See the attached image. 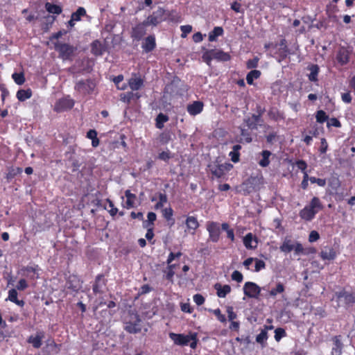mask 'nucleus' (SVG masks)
Segmentation results:
<instances>
[{"mask_svg": "<svg viewBox=\"0 0 355 355\" xmlns=\"http://www.w3.org/2000/svg\"><path fill=\"white\" fill-rule=\"evenodd\" d=\"M231 55L229 53L224 52L220 49L206 50L202 55L203 61L209 66L213 60L218 62H227L231 60Z\"/></svg>", "mask_w": 355, "mask_h": 355, "instance_id": "nucleus-2", "label": "nucleus"}, {"mask_svg": "<svg viewBox=\"0 0 355 355\" xmlns=\"http://www.w3.org/2000/svg\"><path fill=\"white\" fill-rule=\"evenodd\" d=\"M295 165L297 167L302 171L304 173V172H306V168H307V164L306 162L303 159H298L295 162Z\"/></svg>", "mask_w": 355, "mask_h": 355, "instance_id": "nucleus-60", "label": "nucleus"}, {"mask_svg": "<svg viewBox=\"0 0 355 355\" xmlns=\"http://www.w3.org/2000/svg\"><path fill=\"white\" fill-rule=\"evenodd\" d=\"M44 7L49 13L60 15L62 12V8L60 6L53 4L50 2H46Z\"/></svg>", "mask_w": 355, "mask_h": 355, "instance_id": "nucleus-37", "label": "nucleus"}, {"mask_svg": "<svg viewBox=\"0 0 355 355\" xmlns=\"http://www.w3.org/2000/svg\"><path fill=\"white\" fill-rule=\"evenodd\" d=\"M169 118L166 114L159 113L155 119V126L158 129L164 128V123L168 121Z\"/></svg>", "mask_w": 355, "mask_h": 355, "instance_id": "nucleus-41", "label": "nucleus"}, {"mask_svg": "<svg viewBox=\"0 0 355 355\" xmlns=\"http://www.w3.org/2000/svg\"><path fill=\"white\" fill-rule=\"evenodd\" d=\"M327 127L333 126V127H336V128H340L341 123L340 122V121L338 119H336L335 117H332L327 120Z\"/></svg>", "mask_w": 355, "mask_h": 355, "instance_id": "nucleus-56", "label": "nucleus"}, {"mask_svg": "<svg viewBox=\"0 0 355 355\" xmlns=\"http://www.w3.org/2000/svg\"><path fill=\"white\" fill-rule=\"evenodd\" d=\"M223 28L220 26H216L214 29L209 33V41L214 42L216 40V38L218 36H221L223 34Z\"/></svg>", "mask_w": 355, "mask_h": 355, "instance_id": "nucleus-40", "label": "nucleus"}, {"mask_svg": "<svg viewBox=\"0 0 355 355\" xmlns=\"http://www.w3.org/2000/svg\"><path fill=\"white\" fill-rule=\"evenodd\" d=\"M125 196L127 198L125 202V207L127 209H130L134 207L135 200L136 199V196L130 192V190H126L125 192Z\"/></svg>", "mask_w": 355, "mask_h": 355, "instance_id": "nucleus-44", "label": "nucleus"}, {"mask_svg": "<svg viewBox=\"0 0 355 355\" xmlns=\"http://www.w3.org/2000/svg\"><path fill=\"white\" fill-rule=\"evenodd\" d=\"M338 299H344V302L347 306L352 305L355 303V292H347L345 290L336 293Z\"/></svg>", "mask_w": 355, "mask_h": 355, "instance_id": "nucleus-18", "label": "nucleus"}, {"mask_svg": "<svg viewBox=\"0 0 355 355\" xmlns=\"http://www.w3.org/2000/svg\"><path fill=\"white\" fill-rule=\"evenodd\" d=\"M44 332H37L35 336H31L28 337L27 341L28 343L32 344L33 347L35 349L40 348L42 345V338H44Z\"/></svg>", "mask_w": 355, "mask_h": 355, "instance_id": "nucleus-27", "label": "nucleus"}, {"mask_svg": "<svg viewBox=\"0 0 355 355\" xmlns=\"http://www.w3.org/2000/svg\"><path fill=\"white\" fill-rule=\"evenodd\" d=\"M261 75V72L259 70H251L246 76L247 83L250 85H253L254 80L259 78Z\"/></svg>", "mask_w": 355, "mask_h": 355, "instance_id": "nucleus-38", "label": "nucleus"}, {"mask_svg": "<svg viewBox=\"0 0 355 355\" xmlns=\"http://www.w3.org/2000/svg\"><path fill=\"white\" fill-rule=\"evenodd\" d=\"M261 292V288L255 283L247 282L243 286L245 295L251 298H258Z\"/></svg>", "mask_w": 355, "mask_h": 355, "instance_id": "nucleus-14", "label": "nucleus"}, {"mask_svg": "<svg viewBox=\"0 0 355 355\" xmlns=\"http://www.w3.org/2000/svg\"><path fill=\"white\" fill-rule=\"evenodd\" d=\"M204 108V103L200 101H195L187 106V110L191 116H196L200 114Z\"/></svg>", "mask_w": 355, "mask_h": 355, "instance_id": "nucleus-19", "label": "nucleus"}, {"mask_svg": "<svg viewBox=\"0 0 355 355\" xmlns=\"http://www.w3.org/2000/svg\"><path fill=\"white\" fill-rule=\"evenodd\" d=\"M54 49L58 53L60 58L68 60L71 59L76 48L69 44L57 41L54 42Z\"/></svg>", "mask_w": 355, "mask_h": 355, "instance_id": "nucleus-3", "label": "nucleus"}, {"mask_svg": "<svg viewBox=\"0 0 355 355\" xmlns=\"http://www.w3.org/2000/svg\"><path fill=\"white\" fill-rule=\"evenodd\" d=\"M170 338L174 342L175 345L180 346H187L189 343L190 333L187 335L183 334L170 333Z\"/></svg>", "mask_w": 355, "mask_h": 355, "instance_id": "nucleus-17", "label": "nucleus"}, {"mask_svg": "<svg viewBox=\"0 0 355 355\" xmlns=\"http://www.w3.org/2000/svg\"><path fill=\"white\" fill-rule=\"evenodd\" d=\"M32 96V91L28 89H19L17 92V98L19 101H24Z\"/></svg>", "mask_w": 355, "mask_h": 355, "instance_id": "nucleus-43", "label": "nucleus"}, {"mask_svg": "<svg viewBox=\"0 0 355 355\" xmlns=\"http://www.w3.org/2000/svg\"><path fill=\"white\" fill-rule=\"evenodd\" d=\"M157 46L156 44V38L155 35H149L146 38H144V41L141 44V48L143 51L148 53L152 52L155 49Z\"/></svg>", "mask_w": 355, "mask_h": 355, "instance_id": "nucleus-16", "label": "nucleus"}, {"mask_svg": "<svg viewBox=\"0 0 355 355\" xmlns=\"http://www.w3.org/2000/svg\"><path fill=\"white\" fill-rule=\"evenodd\" d=\"M194 302L198 305L200 306L204 304L205 299L201 294H196L193 297Z\"/></svg>", "mask_w": 355, "mask_h": 355, "instance_id": "nucleus-64", "label": "nucleus"}, {"mask_svg": "<svg viewBox=\"0 0 355 355\" xmlns=\"http://www.w3.org/2000/svg\"><path fill=\"white\" fill-rule=\"evenodd\" d=\"M180 30L182 31L181 37L182 38H185L187 36V35L191 32L192 26L191 25L181 26Z\"/></svg>", "mask_w": 355, "mask_h": 355, "instance_id": "nucleus-58", "label": "nucleus"}, {"mask_svg": "<svg viewBox=\"0 0 355 355\" xmlns=\"http://www.w3.org/2000/svg\"><path fill=\"white\" fill-rule=\"evenodd\" d=\"M232 279L239 283L241 282L243 279L242 273L238 270H234L232 274Z\"/></svg>", "mask_w": 355, "mask_h": 355, "instance_id": "nucleus-63", "label": "nucleus"}, {"mask_svg": "<svg viewBox=\"0 0 355 355\" xmlns=\"http://www.w3.org/2000/svg\"><path fill=\"white\" fill-rule=\"evenodd\" d=\"M285 290V286L282 283L278 282L276 284L275 286L272 288L269 291L268 296L267 297H272V299H275L277 295L284 293Z\"/></svg>", "mask_w": 355, "mask_h": 355, "instance_id": "nucleus-33", "label": "nucleus"}, {"mask_svg": "<svg viewBox=\"0 0 355 355\" xmlns=\"http://www.w3.org/2000/svg\"><path fill=\"white\" fill-rule=\"evenodd\" d=\"M144 80L139 75L135 73L132 78L128 80V85L132 91H137L144 86Z\"/></svg>", "mask_w": 355, "mask_h": 355, "instance_id": "nucleus-21", "label": "nucleus"}, {"mask_svg": "<svg viewBox=\"0 0 355 355\" xmlns=\"http://www.w3.org/2000/svg\"><path fill=\"white\" fill-rule=\"evenodd\" d=\"M105 49L102 43L98 40H96L91 44V53L95 56H101L103 54Z\"/></svg>", "mask_w": 355, "mask_h": 355, "instance_id": "nucleus-30", "label": "nucleus"}, {"mask_svg": "<svg viewBox=\"0 0 355 355\" xmlns=\"http://www.w3.org/2000/svg\"><path fill=\"white\" fill-rule=\"evenodd\" d=\"M340 336L333 337V347L331 352V355H341L343 345L340 339Z\"/></svg>", "mask_w": 355, "mask_h": 355, "instance_id": "nucleus-25", "label": "nucleus"}, {"mask_svg": "<svg viewBox=\"0 0 355 355\" xmlns=\"http://www.w3.org/2000/svg\"><path fill=\"white\" fill-rule=\"evenodd\" d=\"M12 78H13L15 83L19 85L24 84L25 82V78L23 73H14L12 75Z\"/></svg>", "mask_w": 355, "mask_h": 355, "instance_id": "nucleus-52", "label": "nucleus"}, {"mask_svg": "<svg viewBox=\"0 0 355 355\" xmlns=\"http://www.w3.org/2000/svg\"><path fill=\"white\" fill-rule=\"evenodd\" d=\"M162 215L167 221H172V224H175V219L173 218V210L171 207L164 209Z\"/></svg>", "mask_w": 355, "mask_h": 355, "instance_id": "nucleus-47", "label": "nucleus"}, {"mask_svg": "<svg viewBox=\"0 0 355 355\" xmlns=\"http://www.w3.org/2000/svg\"><path fill=\"white\" fill-rule=\"evenodd\" d=\"M95 87L96 85L92 80L87 79L81 80L76 83L74 89L76 92L85 96L92 94L94 92Z\"/></svg>", "mask_w": 355, "mask_h": 355, "instance_id": "nucleus-7", "label": "nucleus"}, {"mask_svg": "<svg viewBox=\"0 0 355 355\" xmlns=\"http://www.w3.org/2000/svg\"><path fill=\"white\" fill-rule=\"evenodd\" d=\"M39 270L40 267L38 265H35L33 266H27L21 268V271L25 272L24 275L31 280H35L39 278Z\"/></svg>", "mask_w": 355, "mask_h": 355, "instance_id": "nucleus-20", "label": "nucleus"}, {"mask_svg": "<svg viewBox=\"0 0 355 355\" xmlns=\"http://www.w3.org/2000/svg\"><path fill=\"white\" fill-rule=\"evenodd\" d=\"M227 318L230 322L235 321L237 318V314L234 311L232 306H227Z\"/></svg>", "mask_w": 355, "mask_h": 355, "instance_id": "nucleus-55", "label": "nucleus"}, {"mask_svg": "<svg viewBox=\"0 0 355 355\" xmlns=\"http://www.w3.org/2000/svg\"><path fill=\"white\" fill-rule=\"evenodd\" d=\"M350 55L351 51L348 47L340 46L338 48L336 55L338 64L342 67L348 64L349 62Z\"/></svg>", "mask_w": 355, "mask_h": 355, "instance_id": "nucleus-12", "label": "nucleus"}, {"mask_svg": "<svg viewBox=\"0 0 355 355\" xmlns=\"http://www.w3.org/2000/svg\"><path fill=\"white\" fill-rule=\"evenodd\" d=\"M206 228L209 232V239L214 243L219 241L220 236V225L217 222L209 221L206 225Z\"/></svg>", "mask_w": 355, "mask_h": 355, "instance_id": "nucleus-10", "label": "nucleus"}, {"mask_svg": "<svg viewBox=\"0 0 355 355\" xmlns=\"http://www.w3.org/2000/svg\"><path fill=\"white\" fill-rule=\"evenodd\" d=\"M186 230L184 232L187 234L194 235L200 224L198 219L194 216H188L185 220Z\"/></svg>", "mask_w": 355, "mask_h": 355, "instance_id": "nucleus-15", "label": "nucleus"}, {"mask_svg": "<svg viewBox=\"0 0 355 355\" xmlns=\"http://www.w3.org/2000/svg\"><path fill=\"white\" fill-rule=\"evenodd\" d=\"M272 155L271 152L268 150H263L261 153L262 158L259 161V164L261 167H267L270 164V157Z\"/></svg>", "mask_w": 355, "mask_h": 355, "instance_id": "nucleus-36", "label": "nucleus"}, {"mask_svg": "<svg viewBox=\"0 0 355 355\" xmlns=\"http://www.w3.org/2000/svg\"><path fill=\"white\" fill-rule=\"evenodd\" d=\"M28 285L26 280L25 279H21L16 286V289L19 291H24L28 288Z\"/></svg>", "mask_w": 355, "mask_h": 355, "instance_id": "nucleus-62", "label": "nucleus"}, {"mask_svg": "<svg viewBox=\"0 0 355 355\" xmlns=\"http://www.w3.org/2000/svg\"><path fill=\"white\" fill-rule=\"evenodd\" d=\"M214 287L216 291L217 296L220 298L225 297L231 292V286L228 284L223 286L219 283H216Z\"/></svg>", "mask_w": 355, "mask_h": 355, "instance_id": "nucleus-28", "label": "nucleus"}, {"mask_svg": "<svg viewBox=\"0 0 355 355\" xmlns=\"http://www.w3.org/2000/svg\"><path fill=\"white\" fill-rule=\"evenodd\" d=\"M150 24L146 21V20H144V21L139 22L132 26L130 32V36L133 40H141L147 33V27Z\"/></svg>", "mask_w": 355, "mask_h": 355, "instance_id": "nucleus-6", "label": "nucleus"}, {"mask_svg": "<svg viewBox=\"0 0 355 355\" xmlns=\"http://www.w3.org/2000/svg\"><path fill=\"white\" fill-rule=\"evenodd\" d=\"M75 101L69 96H64L58 99L54 105V111L62 112L70 110L74 106Z\"/></svg>", "mask_w": 355, "mask_h": 355, "instance_id": "nucleus-9", "label": "nucleus"}, {"mask_svg": "<svg viewBox=\"0 0 355 355\" xmlns=\"http://www.w3.org/2000/svg\"><path fill=\"white\" fill-rule=\"evenodd\" d=\"M262 176L258 177L251 175L243 182V186L245 187L244 191L248 193L256 191L262 183Z\"/></svg>", "mask_w": 355, "mask_h": 355, "instance_id": "nucleus-13", "label": "nucleus"}, {"mask_svg": "<svg viewBox=\"0 0 355 355\" xmlns=\"http://www.w3.org/2000/svg\"><path fill=\"white\" fill-rule=\"evenodd\" d=\"M141 319L137 313H130L125 320V330L130 334H137L141 331Z\"/></svg>", "mask_w": 355, "mask_h": 355, "instance_id": "nucleus-4", "label": "nucleus"}, {"mask_svg": "<svg viewBox=\"0 0 355 355\" xmlns=\"http://www.w3.org/2000/svg\"><path fill=\"white\" fill-rule=\"evenodd\" d=\"M307 70L310 71L308 78L311 82H318L320 67L316 64H311L308 65Z\"/></svg>", "mask_w": 355, "mask_h": 355, "instance_id": "nucleus-29", "label": "nucleus"}, {"mask_svg": "<svg viewBox=\"0 0 355 355\" xmlns=\"http://www.w3.org/2000/svg\"><path fill=\"white\" fill-rule=\"evenodd\" d=\"M254 261H255V266H254L255 272H259L260 270H261L266 268V263L263 260L258 259L255 258Z\"/></svg>", "mask_w": 355, "mask_h": 355, "instance_id": "nucleus-57", "label": "nucleus"}, {"mask_svg": "<svg viewBox=\"0 0 355 355\" xmlns=\"http://www.w3.org/2000/svg\"><path fill=\"white\" fill-rule=\"evenodd\" d=\"M244 246L248 250H254L257 247L258 240L252 233H248L243 239Z\"/></svg>", "mask_w": 355, "mask_h": 355, "instance_id": "nucleus-22", "label": "nucleus"}, {"mask_svg": "<svg viewBox=\"0 0 355 355\" xmlns=\"http://www.w3.org/2000/svg\"><path fill=\"white\" fill-rule=\"evenodd\" d=\"M87 14L86 10L83 7H79L77 10L71 14L73 20L78 21L81 19L82 17L85 16Z\"/></svg>", "mask_w": 355, "mask_h": 355, "instance_id": "nucleus-46", "label": "nucleus"}, {"mask_svg": "<svg viewBox=\"0 0 355 355\" xmlns=\"http://www.w3.org/2000/svg\"><path fill=\"white\" fill-rule=\"evenodd\" d=\"M171 157L172 156L169 150L162 151L158 155V159L163 160L164 162H168Z\"/></svg>", "mask_w": 355, "mask_h": 355, "instance_id": "nucleus-59", "label": "nucleus"}, {"mask_svg": "<svg viewBox=\"0 0 355 355\" xmlns=\"http://www.w3.org/2000/svg\"><path fill=\"white\" fill-rule=\"evenodd\" d=\"M182 253L181 252H178L176 253L170 252L168 256L166 263L170 264L174 259H179L182 256Z\"/></svg>", "mask_w": 355, "mask_h": 355, "instance_id": "nucleus-61", "label": "nucleus"}, {"mask_svg": "<svg viewBox=\"0 0 355 355\" xmlns=\"http://www.w3.org/2000/svg\"><path fill=\"white\" fill-rule=\"evenodd\" d=\"M189 346L191 349H196L197 347L198 343L199 342L198 338V334L196 332L191 333L189 337Z\"/></svg>", "mask_w": 355, "mask_h": 355, "instance_id": "nucleus-49", "label": "nucleus"}, {"mask_svg": "<svg viewBox=\"0 0 355 355\" xmlns=\"http://www.w3.org/2000/svg\"><path fill=\"white\" fill-rule=\"evenodd\" d=\"M141 94L138 92L134 93L129 92L120 95V100L124 103L129 104L131 101H137L141 98Z\"/></svg>", "mask_w": 355, "mask_h": 355, "instance_id": "nucleus-31", "label": "nucleus"}, {"mask_svg": "<svg viewBox=\"0 0 355 355\" xmlns=\"http://www.w3.org/2000/svg\"><path fill=\"white\" fill-rule=\"evenodd\" d=\"M279 49L278 50V55L279 60H284L286 58L287 55L290 53V50L287 45L286 39H282L279 43Z\"/></svg>", "mask_w": 355, "mask_h": 355, "instance_id": "nucleus-26", "label": "nucleus"}, {"mask_svg": "<svg viewBox=\"0 0 355 355\" xmlns=\"http://www.w3.org/2000/svg\"><path fill=\"white\" fill-rule=\"evenodd\" d=\"M286 333L283 328H277L275 330V339L276 341H279L283 337L286 336Z\"/></svg>", "mask_w": 355, "mask_h": 355, "instance_id": "nucleus-54", "label": "nucleus"}, {"mask_svg": "<svg viewBox=\"0 0 355 355\" xmlns=\"http://www.w3.org/2000/svg\"><path fill=\"white\" fill-rule=\"evenodd\" d=\"M107 280L105 278L104 275L98 274L96 276L92 284V291L94 295L103 294L107 286Z\"/></svg>", "mask_w": 355, "mask_h": 355, "instance_id": "nucleus-11", "label": "nucleus"}, {"mask_svg": "<svg viewBox=\"0 0 355 355\" xmlns=\"http://www.w3.org/2000/svg\"><path fill=\"white\" fill-rule=\"evenodd\" d=\"M259 59L258 57H254L250 59L246 62V67L248 69H255L258 67Z\"/></svg>", "mask_w": 355, "mask_h": 355, "instance_id": "nucleus-53", "label": "nucleus"}, {"mask_svg": "<svg viewBox=\"0 0 355 355\" xmlns=\"http://www.w3.org/2000/svg\"><path fill=\"white\" fill-rule=\"evenodd\" d=\"M166 19V10L162 7L157 9L146 18V21L153 26H156Z\"/></svg>", "mask_w": 355, "mask_h": 355, "instance_id": "nucleus-8", "label": "nucleus"}, {"mask_svg": "<svg viewBox=\"0 0 355 355\" xmlns=\"http://www.w3.org/2000/svg\"><path fill=\"white\" fill-rule=\"evenodd\" d=\"M268 116L270 119L277 122L285 119L284 113L275 107H272L269 109Z\"/></svg>", "mask_w": 355, "mask_h": 355, "instance_id": "nucleus-23", "label": "nucleus"}, {"mask_svg": "<svg viewBox=\"0 0 355 355\" xmlns=\"http://www.w3.org/2000/svg\"><path fill=\"white\" fill-rule=\"evenodd\" d=\"M241 149V146L236 144L233 146L232 150L230 153L229 156L231 157V160L234 163H236L239 161L240 153L239 150Z\"/></svg>", "mask_w": 355, "mask_h": 355, "instance_id": "nucleus-42", "label": "nucleus"}, {"mask_svg": "<svg viewBox=\"0 0 355 355\" xmlns=\"http://www.w3.org/2000/svg\"><path fill=\"white\" fill-rule=\"evenodd\" d=\"M267 339L268 332L266 329L261 330V332L256 337V341L260 344L264 343Z\"/></svg>", "mask_w": 355, "mask_h": 355, "instance_id": "nucleus-51", "label": "nucleus"}, {"mask_svg": "<svg viewBox=\"0 0 355 355\" xmlns=\"http://www.w3.org/2000/svg\"><path fill=\"white\" fill-rule=\"evenodd\" d=\"M209 167L211 174L216 178H220L224 176L227 172L230 171L233 168V165L230 163L219 164L218 162H216L209 164Z\"/></svg>", "mask_w": 355, "mask_h": 355, "instance_id": "nucleus-5", "label": "nucleus"}, {"mask_svg": "<svg viewBox=\"0 0 355 355\" xmlns=\"http://www.w3.org/2000/svg\"><path fill=\"white\" fill-rule=\"evenodd\" d=\"M259 121V116L252 114L251 117L244 119V122L249 129L254 130L257 128V123Z\"/></svg>", "mask_w": 355, "mask_h": 355, "instance_id": "nucleus-35", "label": "nucleus"}, {"mask_svg": "<svg viewBox=\"0 0 355 355\" xmlns=\"http://www.w3.org/2000/svg\"><path fill=\"white\" fill-rule=\"evenodd\" d=\"M241 140H243L246 143L252 141L251 133L248 130L241 128Z\"/></svg>", "mask_w": 355, "mask_h": 355, "instance_id": "nucleus-50", "label": "nucleus"}, {"mask_svg": "<svg viewBox=\"0 0 355 355\" xmlns=\"http://www.w3.org/2000/svg\"><path fill=\"white\" fill-rule=\"evenodd\" d=\"M324 205L318 197L314 196L311 198L308 205H306L299 212V216L302 220L309 222L311 221L316 214L323 210Z\"/></svg>", "mask_w": 355, "mask_h": 355, "instance_id": "nucleus-1", "label": "nucleus"}, {"mask_svg": "<svg viewBox=\"0 0 355 355\" xmlns=\"http://www.w3.org/2000/svg\"><path fill=\"white\" fill-rule=\"evenodd\" d=\"M22 173V168L20 167H11L8 169V172L6 174V179L11 180L15 178L17 175Z\"/></svg>", "mask_w": 355, "mask_h": 355, "instance_id": "nucleus-45", "label": "nucleus"}, {"mask_svg": "<svg viewBox=\"0 0 355 355\" xmlns=\"http://www.w3.org/2000/svg\"><path fill=\"white\" fill-rule=\"evenodd\" d=\"M66 286L67 289L73 292H78L81 287L80 282L76 277H69V279L67 282Z\"/></svg>", "mask_w": 355, "mask_h": 355, "instance_id": "nucleus-34", "label": "nucleus"}, {"mask_svg": "<svg viewBox=\"0 0 355 355\" xmlns=\"http://www.w3.org/2000/svg\"><path fill=\"white\" fill-rule=\"evenodd\" d=\"M316 121L320 123H323L329 119L328 115L324 110H318L315 114Z\"/></svg>", "mask_w": 355, "mask_h": 355, "instance_id": "nucleus-48", "label": "nucleus"}, {"mask_svg": "<svg viewBox=\"0 0 355 355\" xmlns=\"http://www.w3.org/2000/svg\"><path fill=\"white\" fill-rule=\"evenodd\" d=\"M17 295V289L11 288L8 291V296L6 300H9L20 307H23L25 304V302L23 300H18Z\"/></svg>", "mask_w": 355, "mask_h": 355, "instance_id": "nucleus-32", "label": "nucleus"}, {"mask_svg": "<svg viewBox=\"0 0 355 355\" xmlns=\"http://www.w3.org/2000/svg\"><path fill=\"white\" fill-rule=\"evenodd\" d=\"M293 245L294 244L291 239L286 238L280 245L279 250L284 253H289L293 250Z\"/></svg>", "mask_w": 355, "mask_h": 355, "instance_id": "nucleus-39", "label": "nucleus"}, {"mask_svg": "<svg viewBox=\"0 0 355 355\" xmlns=\"http://www.w3.org/2000/svg\"><path fill=\"white\" fill-rule=\"evenodd\" d=\"M337 256V252L332 247H324L320 253V257L322 260H334Z\"/></svg>", "mask_w": 355, "mask_h": 355, "instance_id": "nucleus-24", "label": "nucleus"}]
</instances>
